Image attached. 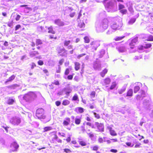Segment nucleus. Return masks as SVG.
Wrapping results in <instances>:
<instances>
[{
	"instance_id": "obj_1",
	"label": "nucleus",
	"mask_w": 153,
	"mask_h": 153,
	"mask_svg": "<svg viewBox=\"0 0 153 153\" xmlns=\"http://www.w3.org/2000/svg\"><path fill=\"white\" fill-rule=\"evenodd\" d=\"M36 94L34 92L30 91L24 94L23 98L26 102L30 103L36 98Z\"/></svg>"
},
{
	"instance_id": "obj_2",
	"label": "nucleus",
	"mask_w": 153,
	"mask_h": 153,
	"mask_svg": "<svg viewBox=\"0 0 153 153\" xmlns=\"http://www.w3.org/2000/svg\"><path fill=\"white\" fill-rule=\"evenodd\" d=\"M91 127L95 129L96 131L98 132L102 133L104 131V126L102 123L96 122L95 126H93Z\"/></svg>"
},
{
	"instance_id": "obj_3",
	"label": "nucleus",
	"mask_w": 153,
	"mask_h": 153,
	"mask_svg": "<svg viewBox=\"0 0 153 153\" xmlns=\"http://www.w3.org/2000/svg\"><path fill=\"white\" fill-rule=\"evenodd\" d=\"M36 115L38 119L41 120L44 119L46 117L44 110L41 108H38L36 110Z\"/></svg>"
},
{
	"instance_id": "obj_4",
	"label": "nucleus",
	"mask_w": 153,
	"mask_h": 153,
	"mask_svg": "<svg viewBox=\"0 0 153 153\" xmlns=\"http://www.w3.org/2000/svg\"><path fill=\"white\" fill-rule=\"evenodd\" d=\"M71 43V41L70 40H65L64 41V45L65 47H67V48L68 50L71 49L72 50L70 51L69 52L71 54H73L74 51V50L73 49V46L69 45Z\"/></svg>"
},
{
	"instance_id": "obj_5",
	"label": "nucleus",
	"mask_w": 153,
	"mask_h": 153,
	"mask_svg": "<svg viewBox=\"0 0 153 153\" xmlns=\"http://www.w3.org/2000/svg\"><path fill=\"white\" fill-rule=\"evenodd\" d=\"M56 50L58 53L62 56H65L67 54V51L64 48H61L60 47H59Z\"/></svg>"
},
{
	"instance_id": "obj_6",
	"label": "nucleus",
	"mask_w": 153,
	"mask_h": 153,
	"mask_svg": "<svg viewBox=\"0 0 153 153\" xmlns=\"http://www.w3.org/2000/svg\"><path fill=\"white\" fill-rule=\"evenodd\" d=\"M90 45L91 49L93 51L97 50L98 47L100 45V43L96 41L91 42Z\"/></svg>"
},
{
	"instance_id": "obj_7",
	"label": "nucleus",
	"mask_w": 153,
	"mask_h": 153,
	"mask_svg": "<svg viewBox=\"0 0 153 153\" xmlns=\"http://www.w3.org/2000/svg\"><path fill=\"white\" fill-rule=\"evenodd\" d=\"M10 122L14 125H18L21 122V120L19 117H13L11 119Z\"/></svg>"
},
{
	"instance_id": "obj_8",
	"label": "nucleus",
	"mask_w": 153,
	"mask_h": 153,
	"mask_svg": "<svg viewBox=\"0 0 153 153\" xmlns=\"http://www.w3.org/2000/svg\"><path fill=\"white\" fill-rule=\"evenodd\" d=\"M146 94L145 92L143 90H140V92L138 93L136 97V99L137 100H142L143 98L146 97Z\"/></svg>"
},
{
	"instance_id": "obj_9",
	"label": "nucleus",
	"mask_w": 153,
	"mask_h": 153,
	"mask_svg": "<svg viewBox=\"0 0 153 153\" xmlns=\"http://www.w3.org/2000/svg\"><path fill=\"white\" fill-rule=\"evenodd\" d=\"M138 38L135 37L132 39L131 42L129 43L130 47L131 49H133L135 47V45L138 42Z\"/></svg>"
},
{
	"instance_id": "obj_10",
	"label": "nucleus",
	"mask_w": 153,
	"mask_h": 153,
	"mask_svg": "<svg viewBox=\"0 0 153 153\" xmlns=\"http://www.w3.org/2000/svg\"><path fill=\"white\" fill-rule=\"evenodd\" d=\"M111 79L109 77H106L104 79L102 84L103 86H105L106 87H108L111 82Z\"/></svg>"
},
{
	"instance_id": "obj_11",
	"label": "nucleus",
	"mask_w": 153,
	"mask_h": 153,
	"mask_svg": "<svg viewBox=\"0 0 153 153\" xmlns=\"http://www.w3.org/2000/svg\"><path fill=\"white\" fill-rule=\"evenodd\" d=\"M19 147V146L17 143L16 142H14L10 145V151L11 152L16 151Z\"/></svg>"
},
{
	"instance_id": "obj_12",
	"label": "nucleus",
	"mask_w": 153,
	"mask_h": 153,
	"mask_svg": "<svg viewBox=\"0 0 153 153\" xmlns=\"http://www.w3.org/2000/svg\"><path fill=\"white\" fill-rule=\"evenodd\" d=\"M54 23L59 27H62L65 25L64 23L59 19H57L55 20Z\"/></svg>"
},
{
	"instance_id": "obj_13",
	"label": "nucleus",
	"mask_w": 153,
	"mask_h": 153,
	"mask_svg": "<svg viewBox=\"0 0 153 153\" xmlns=\"http://www.w3.org/2000/svg\"><path fill=\"white\" fill-rule=\"evenodd\" d=\"M107 129L109 130L110 134L113 136H115L117 135V134L115 131L111 127L108 126Z\"/></svg>"
},
{
	"instance_id": "obj_14",
	"label": "nucleus",
	"mask_w": 153,
	"mask_h": 153,
	"mask_svg": "<svg viewBox=\"0 0 153 153\" xmlns=\"http://www.w3.org/2000/svg\"><path fill=\"white\" fill-rule=\"evenodd\" d=\"M71 123V119L70 118H66L63 121V125L64 126H67L70 124Z\"/></svg>"
},
{
	"instance_id": "obj_15",
	"label": "nucleus",
	"mask_w": 153,
	"mask_h": 153,
	"mask_svg": "<svg viewBox=\"0 0 153 153\" xmlns=\"http://www.w3.org/2000/svg\"><path fill=\"white\" fill-rule=\"evenodd\" d=\"M138 83L139 84V85H138L135 86L134 88V93H137L140 90V85H142V84L140 82H138Z\"/></svg>"
},
{
	"instance_id": "obj_16",
	"label": "nucleus",
	"mask_w": 153,
	"mask_h": 153,
	"mask_svg": "<svg viewBox=\"0 0 153 153\" xmlns=\"http://www.w3.org/2000/svg\"><path fill=\"white\" fill-rule=\"evenodd\" d=\"M108 72V69L107 68H105L100 73V75L102 77H104Z\"/></svg>"
},
{
	"instance_id": "obj_17",
	"label": "nucleus",
	"mask_w": 153,
	"mask_h": 153,
	"mask_svg": "<svg viewBox=\"0 0 153 153\" xmlns=\"http://www.w3.org/2000/svg\"><path fill=\"white\" fill-rule=\"evenodd\" d=\"M74 64L75 70L76 71L79 70L80 68V64L78 62H75Z\"/></svg>"
},
{
	"instance_id": "obj_18",
	"label": "nucleus",
	"mask_w": 153,
	"mask_h": 153,
	"mask_svg": "<svg viewBox=\"0 0 153 153\" xmlns=\"http://www.w3.org/2000/svg\"><path fill=\"white\" fill-rule=\"evenodd\" d=\"M133 96V90L130 88L129 89L126 93V96L127 97H132Z\"/></svg>"
},
{
	"instance_id": "obj_19",
	"label": "nucleus",
	"mask_w": 153,
	"mask_h": 153,
	"mask_svg": "<svg viewBox=\"0 0 153 153\" xmlns=\"http://www.w3.org/2000/svg\"><path fill=\"white\" fill-rule=\"evenodd\" d=\"M71 100L72 101H77L78 102L79 101L78 96L76 94H75L74 95L72 98Z\"/></svg>"
},
{
	"instance_id": "obj_20",
	"label": "nucleus",
	"mask_w": 153,
	"mask_h": 153,
	"mask_svg": "<svg viewBox=\"0 0 153 153\" xmlns=\"http://www.w3.org/2000/svg\"><path fill=\"white\" fill-rule=\"evenodd\" d=\"M81 122V118H77L76 117L75 120V124L76 125H79Z\"/></svg>"
},
{
	"instance_id": "obj_21",
	"label": "nucleus",
	"mask_w": 153,
	"mask_h": 153,
	"mask_svg": "<svg viewBox=\"0 0 153 153\" xmlns=\"http://www.w3.org/2000/svg\"><path fill=\"white\" fill-rule=\"evenodd\" d=\"M70 103V102L68 100L65 99L62 101V104L64 106H67Z\"/></svg>"
},
{
	"instance_id": "obj_22",
	"label": "nucleus",
	"mask_w": 153,
	"mask_h": 153,
	"mask_svg": "<svg viewBox=\"0 0 153 153\" xmlns=\"http://www.w3.org/2000/svg\"><path fill=\"white\" fill-rule=\"evenodd\" d=\"M48 32L49 33H51L53 34H54L55 33V32L53 30L52 26H51L48 28Z\"/></svg>"
},
{
	"instance_id": "obj_23",
	"label": "nucleus",
	"mask_w": 153,
	"mask_h": 153,
	"mask_svg": "<svg viewBox=\"0 0 153 153\" xmlns=\"http://www.w3.org/2000/svg\"><path fill=\"white\" fill-rule=\"evenodd\" d=\"M15 76L14 75H13L11 76L8 79H7L5 81V83H6L8 82H10L12 81V80L14 79L15 78Z\"/></svg>"
},
{
	"instance_id": "obj_24",
	"label": "nucleus",
	"mask_w": 153,
	"mask_h": 153,
	"mask_svg": "<svg viewBox=\"0 0 153 153\" xmlns=\"http://www.w3.org/2000/svg\"><path fill=\"white\" fill-rule=\"evenodd\" d=\"M53 129L51 126H46L44 128L43 132H46L48 131H50Z\"/></svg>"
},
{
	"instance_id": "obj_25",
	"label": "nucleus",
	"mask_w": 153,
	"mask_h": 153,
	"mask_svg": "<svg viewBox=\"0 0 153 153\" xmlns=\"http://www.w3.org/2000/svg\"><path fill=\"white\" fill-rule=\"evenodd\" d=\"M85 25L83 21H80L78 22V26L80 28H84L85 27Z\"/></svg>"
},
{
	"instance_id": "obj_26",
	"label": "nucleus",
	"mask_w": 153,
	"mask_h": 153,
	"mask_svg": "<svg viewBox=\"0 0 153 153\" xmlns=\"http://www.w3.org/2000/svg\"><path fill=\"white\" fill-rule=\"evenodd\" d=\"M19 86V85L18 84H14L8 86L7 88L12 89H15L16 87H18Z\"/></svg>"
},
{
	"instance_id": "obj_27",
	"label": "nucleus",
	"mask_w": 153,
	"mask_h": 153,
	"mask_svg": "<svg viewBox=\"0 0 153 153\" xmlns=\"http://www.w3.org/2000/svg\"><path fill=\"white\" fill-rule=\"evenodd\" d=\"M112 29L116 30L119 29L120 27L116 24H114L111 26Z\"/></svg>"
},
{
	"instance_id": "obj_28",
	"label": "nucleus",
	"mask_w": 153,
	"mask_h": 153,
	"mask_svg": "<svg viewBox=\"0 0 153 153\" xmlns=\"http://www.w3.org/2000/svg\"><path fill=\"white\" fill-rule=\"evenodd\" d=\"M117 86V84L115 82H113L112 83L109 89L110 90H112L115 88Z\"/></svg>"
},
{
	"instance_id": "obj_29",
	"label": "nucleus",
	"mask_w": 153,
	"mask_h": 153,
	"mask_svg": "<svg viewBox=\"0 0 153 153\" xmlns=\"http://www.w3.org/2000/svg\"><path fill=\"white\" fill-rule=\"evenodd\" d=\"M39 54V53L37 51L31 52L30 53V56L31 57L35 56L36 55Z\"/></svg>"
},
{
	"instance_id": "obj_30",
	"label": "nucleus",
	"mask_w": 153,
	"mask_h": 153,
	"mask_svg": "<svg viewBox=\"0 0 153 153\" xmlns=\"http://www.w3.org/2000/svg\"><path fill=\"white\" fill-rule=\"evenodd\" d=\"M15 102V100L13 99L9 98L7 101V104L9 105H12Z\"/></svg>"
},
{
	"instance_id": "obj_31",
	"label": "nucleus",
	"mask_w": 153,
	"mask_h": 153,
	"mask_svg": "<svg viewBox=\"0 0 153 153\" xmlns=\"http://www.w3.org/2000/svg\"><path fill=\"white\" fill-rule=\"evenodd\" d=\"M136 21L135 18H133L131 19L128 22L129 25H132Z\"/></svg>"
},
{
	"instance_id": "obj_32",
	"label": "nucleus",
	"mask_w": 153,
	"mask_h": 153,
	"mask_svg": "<svg viewBox=\"0 0 153 153\" xmlns=\"http://www.w3.org/2000/svg\"><path fill=\"white\" fill-rule=\"evenodd\" d=\"M117 50L120 52H123L125 51V48L123 47H120L117 48Z\"/></svg>"
},
{
	"instance_id": "obj_33",
	"label": "nucleus",
	"mask_w": 153,
	"mask_h": 153,
	"mask_svg": "<svg viewBox=\"0 0 153 153\" xmlns=\"http://www.w3.org/2000/svg\"><path fill=\"white\" fill-rule=\"evenodd\" d=\"M61 67L59 65H58L56 68V72L57 73H60L61 72Z\"/></svg>"
},
{
	"instance_id": "obj_34",
	"label": "nucleus",
	"mask_w": 153,
	"mask_h": 153,
	"mask_svg": "<svg viewBox=\"0 0 153 153\" xmlns=\"http://www.w3.org/2000/svg\"><path fill=\"white\" fill-rule=\"evenodd\" d=\"M125 36H123L121 37L117 36L114 40L116 41H118L121 40L122 39L124 38Z\"/></svg>"
},
{
	"instance_id": "obj_35",
	"label": "nucleus",
	"mask_w": 153,
	"mask_h": 153,
	"mask_svg": "<svg viewBox=\"0 0 153 153\" xmlns=\"http://www.w3.org/2000/svg\"><path fill=\"white\" fill-rule=\"evenodd\" d=\"M84 40L85 43H88L89 42L90 40L89 37L88 36H85L84 38Z\"/></svg>"
},
{
	"instance_id": "obj_36",
	"label": "nucleus",
	"mask_w": 153,
	"mask_h": 153,
	"mask_svg": "<svg viewBox=\"0 0 153 153\" xmlns=\"http://www.w3.org/2000/svg\"><path fill=\"white\" fill-rule=\"evenodd\" d=\"M93 114L94 115V117L97 119H100V117L99 114H97L96 113L93 112Z\"/></svg>"
},
{
	"instance_id": "obj_37",
	"label": "nucleus",
	"mask_w": 153,
	"mask_h": 153,
	"mask_svg": "<svg viewBox=\"0 0 153 153\" xmlns=\"http://www.w3.org/2000/svg\"><path fill=\"white\" fill-rule=\"evenodd\" d=\"M78 110V113H82L84 112V109L81 107H78L77 108Z\"/></svg>"
},
{
	"instance_id": "obj_38",
	"label": "nucleus",
	"mask_w": 153,
	"mask_h": 153,
	"mask_svg": "<svg viewBox=\"0 0 153 153\" xmlns=\"http://www.w3.org/2000/svg\"><path fill=\"white\" fill-rule=\"evenodd\" d=\"M146 40L148 41H153V36L151 35H149Z\"/></svg>"
},
{
	"instance_id": "obj_39",
	"label": "nucleus",
	"mask_w": 153,
	"mask_h": 153,
	"mask_svg": "<svg viewBox=\"0 0 153 153\" xmlns=\"http://www.w3.org/2000/svg\"><path fill=\"white\" fill-rule=\"evenodd\" d=\"M42 44V41L40 39H36V44L37 45H41Z\"/></svg>"
},
{
	"instance_id": "obj_40",
	"label": "nucleus",
	"mask_w": 153,
	"mask_h": 153,
	"mask_svg": "<svg viewBox=\"0 0 153 153\" xmlns=\"http://www.w3.org/2000/svg\"><path fill=\"white\" fill-rule=\"evenodd\" d=\"M79 144L82 146H85L87 145L86 143L84 141H79Z\"/></svg>"
},
{
	"instance_id": "obj_41",
	"label": "nucleus",
	"mask_w": 153,
	"mask_h": 153,
	"mask_svg": "<svg viewBox=\"0 0 153 153\" xmlns=\"http://www.w3.org/2000/svg\"><path fill=\"white\" fill-rule=\"evenodd\" d=\"M120 12L122 14H126L127 13V10L126 9H123L120 10Z\"/></svg>"
},
{
	"instance_id": "obj_42",
	"label": "nucleus",
	"mask_w": 153,
	"mask_h": 153,
	"mask_svg": "<svg viewBox=\"0 0 153 153\" xmlns=\"http://www.w3.org/2000/svg\"><path fill=\"white\" fill-rule=\"evenodd\" d=\"M70 73V69L69 68H66L64 71V74L65 75H68Z\"/></svg>"
},
{
	"instance_id": "obj_43",
	"label": "nucleus",
	"mask_w": 153,
	"mask_h": 153,
	"mask_svg": "<svg viewBox=\"0 0 153 153\" xmlns=\"http://www.w3.org/2000/svg\"><path fill=\"white\" fill-rule=\"evenodd\" d=\"M152 46V45L150 43H147L145 44L144 46V48L145 49H147L150 48Z\"/></svg>"
},
{
	"instance_id": "obj_44",
	"label": "nucleus",
	"mask_w": 153,
	"mask_h": 153,
	"mask_svg": "<svg viewBox=\"0 0 153 153\" xmlns=\"http://www.w3.org/2000/svg\"><path fill=\"white\" fill-rule=\"evenodd\" d=\"M96 92L95 91H92L90 94V96L91 98H94L95 96Z\"/></svg>"
},
{
	"instance_id": "obj_45",
	"label": "nucleus",
	"mask_w": 153,
	"mask_h": 153,
	"mask_svg": "<svg viewBox=\"0 0 153 153\" xmlns=\"http://www.w3.org/2000/svg\"><path fill=\"white\" fill-rule=\"evenodd\" d=\"M124 6L123 5L121 4H119L118 5V10H120L124 8Z\"/></svg>"
},
{
	"instance_id": "obj_46",
	"label": "nucleus",
	"mask_w": 153,
	"mask_h": 153,
	"mask_svg": "<svg viewBox=\"0 0 153 153\" xmlns=\"http://www.w3.org/2000/svg\"><path fill=\"white\" fill-rule=\"evenodd\" d=\"M37 63L39 65L42 66L44 64V62L42 60H39L37 62Z\"/></svg>"
},
{
	"instance_id": "obj_47",
	"label": "nucleus",
	"mask_w": 153,
	"mask_h": 153,
	"mask_svg": "<svg viewBox=\"0 0 153 153\" xmlns=\"http://www.w3.org/2000/svg\"><path fill=\"white\" fill-rule=\"evenodd\" d=\"M74 74H73L71 75H68L67 76V78L69 80H71L72 79L73 77V76L74 75Z\"/></svg>"
},
{
	"instance_id": "obj_48",
	"label": "nucleus",
	"mask_w": 153,
	"mask_h": 153,
	"mask_svg": "<svg viewBox=\"0 0 153 153\" xmlns=\"http://www.w3.org/2000/svg\"><path fill=\"white\" fill-rule=\"evenodd\" d=\"M64 61V59L62 58L60 59L59 61V63L60 65H62Z\"/></svg>"
},
{
	"instance_id": "obj_49",
	"label": "nucleus",
	"mask_w": 153,
	"mask_h": 153,
	"mask_svg": "<svg viewBox=\"0 0 153 153\" xmlns=\"http://www.w3.org/2000/svg\"><path fill=\"white\" fill-rule=\"evenodd\" d=\"M125 91V89H122L118 91V92L119 94H122Z\"/></svg>"
},
{
	"instance_id": "obj_50",
	"label": "nucleus",
	"mask_w": 153,
	"mask_h": 153,
	"mask_svg": "<svg viewBox=\"0 0 153 153\" xmlns=\"http://www.w3.org/2000/svg\"><path fill=\"white\" fill-rule=\"evenodd\" d=\"M98 143H102L103 142V140L102 137H99L98 140Z\"/></svg>"
},
{
	"instance_id": "obj_51",
	"label": "nucleus",
	"mask_w": 153,
	"mask_h": 153,
	"mask_svg": "<svg viewBox=\"0 0 153 153\" xmlns=\"http://www.w3.org/2000/svg\"><path fill=\"white\" fill-rule=\"evenodd\" d=\"M86 54L85 53L80 54L77 56V59H79L81 57L85 55Z\"/></svg>"
},
{
	"instance_id": "obj_52",
	"label": "nucleus",
	"mask_w": 153,
	"mask_h": 153,
	"mask_svg": "<svg viewBox=\"0 0 153 153\" xmlns=\"http://www.w3.org/2000/svg\"><path fill=\"white\" fill-rule=\"evenodd\" d=\"M64 151L66 153H68L69 152H71V151L68 149H64Z\"/></svg>"
},
{
	"instance_id": "obj_53",
	"label": "nucleus",
	"mask_w": 153,
	"mask_h": 153,
	"mask_svg": "<svg viewBox=\"0 0 153 153\" xmlns=\"http://www.w3.org/2000/svg\"><path fill=\"white\" fill-rule=\"evenodd\" d=\"M52 83L56 85H59V82L58 80H55L54 82H52Z\"/></svg>"
},
{
	"instance_id": "obj_54",
	"label": "nucleus",
	"mask_w": 153,
	"mask_h": 153,
	"mask_svg": "<svg viewBox=\"0 0 153 153\" xmlns=\"http://www.w3.org/2000/svg\"><path fill=\"white\" fill-rule=\"evenodd\" d=\"M49 38L51 39H57V37L56 36H54L52 35H50Z\"/></svg>"
},
{
	"instance_id": "obj_55",
	"label": "nucleus",
	"mask_w": 153,
	"mask_h": 153,
	"mask_svg": "<svg viewBox=\"0 0 153 153\" xmlns=\"http://www.w3.org/2000/svg\"><path fill=\"white\" fill-rule=\"evenodd\" d=\"M144 48V46L142 45H140L138 46V49L139 50H142Z\"/></svg>"
},
{
	"instance_id": "obj_56",
	"label": "nucleus",
	"mask_w": 153,
	"mask_h": 153,
	"mask_svg": "<svg viewBox=\"0 0 153 153\" xmlns=\"http://www.w3.org/2000/svg\"><path fill=\"white\" fill-rule=\"evenodd\" d=\"M36 64L35 63L33 62L31 65V69H33L34 68V67H36Z\"/></svg>"
},
{
	"instance_id": "obj_57",
	"label": "nucleus",
	"mask_w": 153,
	"mask_h": 153,
	"mask_svg": "<svg viewBox=\"0 0 153 153\" xmlns=\"http://www.w3.org/2000/svg\"><path fill=\"white\" fill-rule=\"evenodd\" d=\"M55 103L57 106H58L61 105V103L60 101H57L55 102Z\"/></svg>"
},
{
	"instance_id": "obj_58",
	"label": "nucleus",
	"mask_w": 153,
	"mask_h": 153,
	"mask_svg": "<svg viewBox=\"0 0 153 153\" xmlns=\"http://www.w3.org/2000/svg\"><path fill=\"white\" fill-rule=\"evenodd\" d=\"M92 150L94 151H97L98 150V147L97 146H94L92 147Z\"/></svg>"
},
{
	"instance_id": "obj_59",
	"label": "nucleus",
	"mask_w": 153,
	"mask_h": 153,
	"mask_svg": "<svg viewBox=\"0 0 153 153\" xmlns=\"http://www.w3.org/2000/svg\"><path fill=\"white\" fill-rule=\"evenodd\" d=\"M76 14L75 12H73L69 14V16L71 17L72 18L74 17Z\"/></svg>"
},
{
	"instance_id": "obj_60",
	"label": "nucleus",
	"mask_w": 153,
	"mask_h": 153,
	"mask_svg": "<svg viewBox=\"0 0 153 153\" xmlns=\"http://www.w3.org/2000/svg\"><path fill=\"white\" fill-rule=\"evenodd\" d=\"M126 144L128 146L132 147L134 146V145H131V143L130 142H126Z\"/></svg>"
},
{
	"instance_id": "obj_61",
	"label": "nucleus",
	"mask_w": 153,
	"mask_h": 153,
	"mask_svg": "<svg viewBox=\"0 0 153 153\" xmlns=\"http://www.w3.org/2000/svg\"><path fill=\"white\" fill-rule=\"evenodd\" d=\"M21 18V16L19 15H17V16L15 19L16 21H19Z\"/></svg>"
},
{
	"instance_id": "obj_62",
	"label": "nucleus",
	"mask_w": 153,
	"mask_h": 153,
	"mask_svg": "<svg viewBox=\"0 0 153 153\" xmlns=\"http://www.w3.org/2000/svg\"><path fill=\"white\" fill-rule=\"evenodd\" d=\"M21 27V25H17L15 27V30H17L19 29Z\"/></svg>"
},
{
	"instance_id": "obj_63",
	"label": "nucleus",
	"mask_w": 153,
	"mask_h": 153,
	"mask_svg": "<svg viewBox=\"0 0 153 153\" xmlns=\"http://www.w3.org/2000/svg\"><path fill=\"white\" fill-rule=\"evenodd\" d=\"M111 140L112 141V142L114 143L117 142L118 141V140L117 138L111 139Z\"/></svg>"
},
{
	"instance_id": "obj_64",
	"label": "nucleus",
	"mask_w": 153,
	"mask_h": 153,
	"mask_svg": "<svg viewBox=\"0 0 153 153\" xmlns=\"http://www.w3.org/2000/svg\"><path fill=\"white\" fill-rule=\"evenodd\" d=\"M110 151L113 153H116L117 152V150L116 149H111Z\"/></svg>"
}]
</instances>
